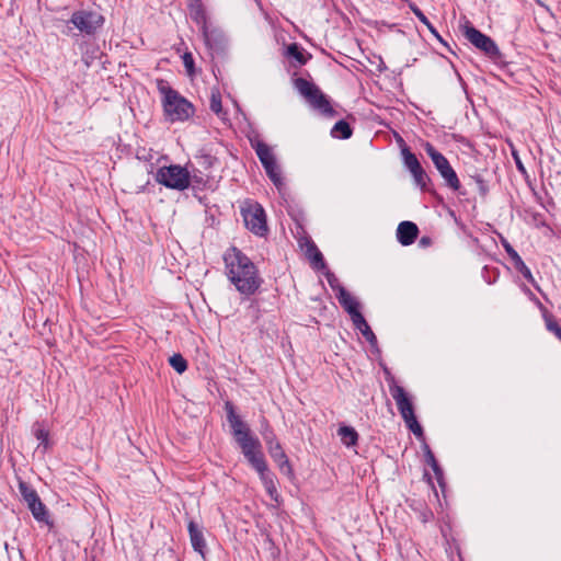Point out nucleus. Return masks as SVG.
Listing matches in <instances>:
<instances>
[{
  "instance_id": "f257e3e1",
  "label": "nucleus",
  "mask_w": 561,
  "mask_h": 561,
  "mask_svg": "<svg viewBox=\"0 0 561 561\" xmlns=\"http://www.w3.org/2000/svg\"><path fill=\"white\" fill-rule=\"evenodd\" d=\"M226 274L236 289L244 296L254 295L262 285L255 264L236 247L224 254Z\"/></svg>"
},
{
  "instance_id": "f03ea898",
  "label": "nucleus",
  "mask_w": 561,
  "mask_h": 561,
  "mask_svg": "<svg viewBox=\"0 0 561 561\" xmlns=\"http://www.w3.org/2000/svg\"><path fill=\"white\" fill-rule=\"evenodd\" d=\"M158 90L162 94V105L167 116L172 121H185L193 114L192 104L172 89L165 81H158Z\"/></svg>"
},
{
  "instance_id": "7ed1b4c3",
  "label": "nucleus",
  "mask_w": 561,
  "mask_h": 561,
  "mask_svg": "<svg viewBox=\"0 0 561 561\" xmlns=\"http://www.w3.org/2000/svg\"><path fill=\"white\" fill-rule=\"evenodd\" d=\"M294 85L312 110L325 117H333L336 114L329 98L313 82L305 78H297Z\"/></svg>"
},
{
  "instance_id": "20e7f679",
  "label": "nucleus",
  "mask_w": 561,
  "mask_h": 561,
  "mask_svg": "<svg viewBox=\"0 0 561 561\" xmlns=\"http://www.w3.org/2000/svg\"><path fill=\"white\" fill-rule=\"evenodd\" d=\"M156 181L168 188L184 191L190 186L191 175L186 168L171 164L158 169Z\"/></svg>"
},
{
  "instance_id": "39448f33",
  "label": "nucleus",
  "mask_w": 561,
  "mask_h": 561,
  "mask_svg": "<svg viewBox=\"0 0 561 561\" xmlns=\"http://www.w3.org/2000/svg\"><path fill=\"white\" fill-rule=\"evenodd\" d=\"M423 148L427 156L431 158L440 176L445 180L446 185L454 191L459 190V179L446 157L437 151L431 142H425Z\"/></svg>"
},
{
  "instance_id": "423d86ee",
  "label": "nucleus",
  "mask_w": 561,
  "mask_h": 561,
  "mask_svg": "<svg viewBox=\"0 0 561 561\" xmlns=\"http://www.w3.org/2000/svg\"><path fill=\"white\" fill-rule=\"evenodd\" d=\"M465 37L478 49L483 51L490 58H497L501 56L500 50L495 42L488 35L483 34L470 22H466L462 26Z\"/></svg>"
},
{
  "instance_id": "0eeeda50",
  "label": "nucleus",
  "mask_w": 561,
  "mask_h": 561,
  "mask_svg": "<svg viewBox=\"0 0 561 561\" xmlns=\"http://www.w3.org/2000/svg\"><path fill=\"white\" fill-rule=\"evenodd\" d=\"M242 217L245 227L254 234L262 237L267 232L266 216L261 205L251 204L243 208Z\"/></svg>"
},
{
  "instance_id": "6e6552de",
  "label": "nucleus",
  "mask_w": 561,
  "mask_h": 561,
  "mask_svg": "<svg viewBox=\"0 0 561 561\" xmlns=\"http://www.w3.org/2000/svg\"><path fill=\"white\" fill-rule=\"evenodd\" d=\"M225 410L227 412V421L231 427L232 435L239 446L255 438L251 434V430L249 428L248 424L244 423L236 413L234 407L230 401L225 403Z\"/></svg>"
},
{
  "instance_id": "1a4fd4ad",
  "label": "nucleus",
  "mask_w": 561,
  "mask_h": 561,
  "mask_svg": "<svg viewBox=\"0 0 561 561\" xmlns=\"http://www.w3.org/2000/svg\"><path fill=\"white\" fill-rule=\"evenodd\" d=\"M70 22L82 33L94 34L104 23V18L92 11H78L71 16Z\"/></svg>"
},
{
  "instance_id": "9d476101",
  "label": "nucleus",
  "mask_w": 561,
  "mask_h": 561,
  "mask_svg": "<svg viewBox=\"0 0 561 561\" xmlns=\"http://www.w3.org/2000/svg\"><path fill=\"white\" fill-rule=\"evenodd\" d=\"M244 458L251 465V467L259 473V476L268 470L266 460L261 450V443L255 437L252 440L239 446Z\"/></svg>"
},
{
  "instance_id": "9b49d317",
  "label": "nucleus",
  "mask_w": 561,
  "mask_h": 561,
  "mask_svg": "<svg viewBox=\"0 0 561 561\" xmlns=\"http://www.w3.org/2000/svg\"><path fill=\"white\" fill-rule=\"evenodd\" d=\"M201 32L205 45L209 50L216 54H221L226 50L228 46V38L220 27L213 26L209 24L208 26L204 27Z\"/></svg>"
},
{
  "instance_id": "f8f14e48",
  "label": "nucleus",
  "mask_w": 561,
  "mask_h": 561,
  "mask_svg": "<svg viewBox=\"0 0 561 561\" xmlns=\"http://www.w3.org/2000/svg\"><path fill=\"white\" fill-rule=\"evenodd\" d=\"M389 391L393 400L396 401L399 413L403 421L415 415L411 398L407 393L403 387L392 382L389 385Z\"/></svg>"
},
{
  "instance_id": "ddd939ff",
  "label": "nucleus",
  "mask_w": 561,
  "mask_h": 561,
  "mask_svg": "<svg viewBox=\"0 0 561 561\" xmlns=\"http://www.w3.org/2000/svg\"><path fill=\"white\" fill-rule=\"evenodd\" d=\"M503 247L510 256V259L513 261L514 267L534 286H536L535 278L528 268V266L525 264L520 255L514 250V248L507 242H503Z\"/></svg>"
},
{
  "instance_id": "4468645a",
  "label": "nucleus",
  "mask_w": 561,
  "mask_h": 561,
  "mask_svg": "<svg viewBox=\"0 0 561 561\" xmlns=\"http://www.w3.org/2000/svg\"><path fill=\"white\" fill-rule=\"evenodd\" d=\"M419 234L417 226L412 221H402L397 229V239L402 245L412 244Z\"/></svg>"
},
{
  "instance_id": "2eb2a0df",
  "label": "nucleus",
  "mask_w": 561,
  "mask_h": 561,
  "mask_svg": "<svg viewBox=\"0 0 561 561\" xmlns=\"http://www.w3.org/2000/svg\"><path fill=\"white\" fill-rule=\"evenodd\" d=\"M268 454L283 473L287 476L293 474V468L280 444L271 446L268 448Z\"/></svg>"
},
{
  "instance_id": "dca6fc26",
  "label": "nucleus",
  "mask_w": 561,
  "mask_h": 561,
  "mask_svg": "<svg viewBox=\"0 0 561 561\" xmlns=\"http://www.w3.org/2000/svg\"><path fill=\"white\" fill-rule=\"evenodd\" d=\"M336 298L352 320L355 319L356 316L362 314L358 301L352 297L345 288H340V295H336Z\"/></svg>"
},
{
  "instance_id": "f3484780",
  "label": "nucleus",
  "mask_w": 561,
  "mask_h": 561,
  "mask_svg": "<svg viewBox=\"0 0 561 561\" xmlns=\"http://www.w3.org/2000/svg\"><path fill=\"white\" fill-rule=\"evenodd\" d=\"M187 528L193 549L204 557L206 542L202 529L193 520L188 523Z\"/></svg>"
},
{
  "instance_id": "a211bd4d",
  "label": "nucleus",
  "mask_w": 561,
  "mask_h": 561,
  "mask_svg": "<svg viewBox=\"0 0 561 561\" xmlns=\"http://www.w3.org/2000/svg\"><path fill=\"white\" fill-rule=\"evenodd\" d=\"M190 15H191V19L197 25H199L201 31L204 27L209 25V23L207 21L206 11H205L204 5L202 4V2L199 0H195V1L190 3Z\"/></svg>"
},
{
  "instance_id": "6ab92c4d",
  "label": "nucleus",
  "mask_w": 561,
  "mask_h": 561,
  "mask_svg": "<svg viewBox=\"0 0 561 561\" xmlns=\"http://www.w3.org/2000/svg\"><path fill=\"white\" fill-rule=\"evenodd\" d=\"M260 480L264 485L267 494L274 501H278L279 494L276 488V477L275 474L268 470L260 474Z\"/></svg>"
},
{
  "instance_id": "aec40b11",
  "label": "nucleus",
  "mask_w": 561,
  "mask_h": 561,
  "mask_svg": "<svg viewBox=\"0 0 561 561\" xmlns=\"http://www.w3.org/2000/svg\"><path fill=\"white\" fill-rule=\"evenodd\" d=\"M355 329L359 330L366 341L375 345L377 343V337L368 325L363 314L356 316L355 319L352 320Z\"/></svg>"
},
{
  "instance_id": "412c9836",
  "label": "nucleus",
  "mask_w": 561,
  "mask_h": 561,
  "mask_svg": "<svg viewBox=\"0 0 561 561\" xmlns=\"http://www.w3.org/2000/svg\"><path fill=\"white\" fill-rule=\"evenodd\" d=\"M252 147L263 167L276 160L272 149L265 142L256 141Z\"/></svg>"
},
{
  "instance_id": "4be33fe9",
  "label": "nucleus",
  "mask_w": 561,
  "mask_h": 561,
  "mask_svg": "<svg viewBox=\"0 0 561 561\" xmlns=\"http://www.w3.org/2000/svg\"><path fill=\"white\" fill-rule=\"evenodd\" d=\"M337 435H339L341 442L346 447H352V446H355L357 444L358 434L355 431V428L352 427V426H347V425L340 426L339 430H337Z\"/></svg>"
},
{
  "instance_id": "5701e85b",
  "label": "nucleus",
  "mask_w": 561,
  "mask_h": 561,
  "mask_svg": "<svg viewBox=\"0 0 561 561\" xmlns=\"http://www.w3.org/2000/svg\"><path fill=\"white\" fill-rule=\"evenodd\" d=\"M352 134L353 130L350 124L344 119L336 122L331 129V136L333 138L348 139L352 137Z\"/></svg>"
},
{
  "instance_id": "b1692460",
  "label": "nucleus",
  "mask_w": 561,
  "mask_h": 561,
  "mask_svg": "<svg viewBox=\"0 0 561 561\" xmlns=\"http://www.w3.org/2000/svg\"><path fill=\"white\" fill-rule=\"evenodd\" d=\"M401 153L403 163L410 172H414L415 170H419L420 167H422L416 156L411 152L407 146L402 147Z\"/></svg>"
},
{
  "instance_id": "393cba45",
  "label": "nucleus",
  "mask_w": 561,
  "mask_h": 561,
  "mask_svg": "<svg viewBox=\"0 0 561 561\" xmlns=\"http://www.w3.org/2000/svg\"><path fill=\"white\" fill-rule=\"evenodd\" d=\"M409 8L411 9V11L414 13V15L419 19V21L421 23H423L427 30L436 37L438 38L439 41H442V37L440 35L438 34V32L436 31V28L433 26V24L430 22V20L425 16V14L422 12V10L415 4V3H410L409 4Z\"/></svg>"
},
{
  "instance_id": "a878e982",
  "label": "nucleus",
  "mask_w": 561,
  "mask_h": 561,
  "mask_svg": "<svg viewBox=\"0 0 561 561\" xmlns=\"http://www.w3.org/2000/svg\"><path fill=\"white\" fill-rule=\"evenodd\" d=\"M19 490L23 500L26 502L27 506H30L31 504L34 505V503L37 500H39V496L36 493V491L28 486L25 482H20Z\"/></svg>"
},
{
  "instance_id": "bb28decb",
  "label": "nucleus",
  "mask_w": 561,
  "mask_h": 561,
  "mask_svg": "<svg viewBox=\"0 0 561 561\" xmlns=\"http://www.w3.org/2000/svg\"><path fill=\"white\" fill-rule=\"evenodd\" d=\"M309 259L316 270H327V265L323 260L322 253L317 249L316 245H311L308 249Z\"/></svg>"
},
{
  "instance_id": "cd10ccee",
  "label": "nucleus",
  "mask_w": 561,
  "mask_h": 561,
  "mask_svg": "<svg viewBox=\"0 0 561 561\" xmlns=\"http://www.w3.org/2000/svg\"><path fill=\"white\" fill-rule=\"evenodd\" d=\"M263 168H264L267 176L270 178V180L277 187H279L283 184V182H282L280 171H279L276 160L270 164L264 165Z\"/></svg>"
},
{
  "instance_id": "c85d7f7f",
  "label": "nucleus",
  "mask_w": 561,
  "mask_h": 561,
  "mask_svg": "<svg viewBox=\"0 0 561 561\" xmlns=\"http://www.w3.org/2000/svg\"><path fill=\"white\" fill-rule=\"evenodd\" d=\"M30 511L32 512L33 517L38 522H47L48 515L45 505L43 502L37 500L34 505L31 504L28 506Z\"/></svg>"
},
{
  "instance_id": "c756f323",
  "label": "nucleus",
  "mask_w": 561,
  "mask_h": 561,
  "mask_svg": "<svg viewBox=\"0 0 561 561\" xmlns=\"http://www.w3.org/2000/svg\"><path fill=\"white\" fill-rule=\"evenodd\" d=\"M169 364L179 374H183L187 369L186 359L179 353L169 358Z\"/></svg>"
},
{
  "instance_id": "7c9ffc66",
  "label": "nucleus",
  "mask_w": 561,
  "mask_h": 561,
  "mask_svg": "<svg viewBox=\"0 0 561 561\" xmlns=\"http://www.w3.org/2000/svg\"><path fill=\"white\" fill-rule=\"evenodd\" d=\"M414 183L422 190L425 191L427 188V183L430 182V178L424 171L422 167L419 168V170H415L414 172H411Z\"/></svg>"
},
{
  "instance_id": "2f4dec72",
  "label": "nucleus",
  "mask_w": 561,
  "mask_h": 561,
  "mask_svg": "<svg viewBox=\"0 0 561 561\" xmlns=\"http://www.w3.org/2000/svg\"><path fill=\"white\" fill-rule=\"evenodd\" d=\"M34 435L39 440L38 448L43 446L44 450L48 449L49 447V433L46 428L43 426H37L34 430Z\"/></svg>"
},
{
  "instance_id": "473e14b6",
  "label": "nucleus",
  "mask_w": 561,
  "mask_h": 561,
  "mask_svg": "<svg viewBox=\"0 0 561 561\" xmlns=\"http://www.w3.org/2000/svg\"><path fill=\"white\" fill-rule=\"evenodd\" d=\"M287 55L296 59L300 65H305L307 62V58L304 56L300 47L296 43L288 45Z\"/></svg>"
},
{
  "instance_id": "72a5a7b5",
  "label": "nucleus",
  "mask_w": 561,
  "mask_h": 561,
  "mask_svg": "<svg viewBox=\"0 0 561 561\" xmlns=\"http://www.w3.org/2000/svg\"><path fill=\"white\" fill-rule=\"evenodd\" d=\"M425 458H426L427 465L431 466V468L433 469L435 474L437 477L442 476V469L439 468L434 454L432 453V450L430 449V447L427 445L425 446Z\"/></svg>"
},
{
  "instance_id": "f704fd0d",
  "label": "nucleus",
  "mask_w": 561,
  "mask_h": 561,
  "mask_svg": "<svg viewBox=\"0 0 561 561\" xmlns=\"http://www.w3.org/2000/svg\"><path fill=\"white\" fill-rule=\"evenodd\" d=\"M209 106L210 110L217 115H220L222 113L221 96L218 91L211 92Z\"/></svg>"
},
{
  "instance_id": "c9c22d12",
  "label": "nucleus",
  "mask_w": 561,
  "mask_h": 561,
  "mask_svg": "<svg viewBox=\"0 0 561 561\" xmlns=\"http://www.w3.org/2000/svg\"><path fill=\"white\" fill-rule=\"evenodd\" d=\"M407 427L416 436L423 435V430L420 423L416 420V416L413 415L407 420H404Z\"/></svg>"
},
{
  "instance_id": "e433bc0d",
  "label": "nucleus",
  "mask_w": 561,
  "mask_h": 561,
  "mask_svg": "<svg viewBox=\"0 0 561 561\" xmlns=\"http://www.w3.org/2000/svg\"><path fill=\"white\" fill-rule=\"evenodd\" d=\"M325 277L330 285V287L336 291V295H340V288H344L341 284L339 278L329 270L325 271Z\"/></svg>"
},
{
  "instance_id": "4c0bfd02",
  "label": "nucleus",
  "mask_w": 561,
  "mask_h": 561,
  "mask_svg": "<svg viewBox=\"0 0 561 561\" xmlns=\"http://www.w3.org/2000/svg\"><path fill=\"white\" fill-rule=\"evenodd\" d=\"M182 59H183V65L186 69L187 75L193 76L195 73L193 55L191 53H185L182 56Z\"/></svg>"
},
{
  "instance_id": "58836bf2",
  "label": "nucleus",
  "mask_w": 561,
  "mask_h": 561,
  "mask_svg": "<svg viewBox=\"0 0 561 561\" xmlns=\"http://www.w3.org/2000/svg\"><path fill=\"white\" fill-rule=\"evenodd\" d=\"M546 327L549 332L553 333L561 341V327L551 317H546Z\"/></svg>"
},
{
  "instance_id": "ea45409f",
  "label": "nucleus",
  "mask_w": 561,
  "mask_h": 561,
  "mask_svg": "<svg viewBox=\"0 0 561 561\" xmlns=\"http://www.w3.org/2000/svg\"><path fill=\"white\" fill-rule=\"evenodd\" d=\"M546 327L549 332L553 333L561 341V327L551 317H546Z\"/></svg>"
},
{
  "instance_id": "a19ab883",
  "label": "nucleus",
  "mask_w": 561,
  "mask_h": 561,
  "mask_svg": "<svg viewBox=\"0 0 561 561\" xmlns=\"http://www.w3.org/2000/svg\"><path fill=\"white\" fill-rule=\"evenodd\" d=\"M264 440L266 443L267 449L275 444H280L273 431H268L264 434Z\"/></svg>"
},
{
  "instance_id": "79ce46f5",
  "label": "nucleus",
  "mask_w": 561,
  "mask_h": 561,
  "mask_svg": "<svg viewBox=\"0 0 561 561\" xmlns=\"http://www.w3.org/2000/svg\"><path fill=\"white\" fill-rule=\"evenodd\" d=\"M513 157H514V160H515L518 171H520L522 173H525L526 169H525L520 158L518 157V154L515 151H513Z\"/></svg>"
},
{
  "instance_id": "37998d69",
  "label": "nucleus",
  "mask_w": 561,
  "mask_h": 561,
  "mask_svg": "<svg viewBox=\"0 0 561 561\" xmlns=\"http://www.w3.org/2000/svg\"><path fill=\"white\" fill-rule=\"evenodd\" d=\"M431 243V239L428 237H422L421 240H420V244L422 247H426Z\"/></svg>"
}]
</instances>
